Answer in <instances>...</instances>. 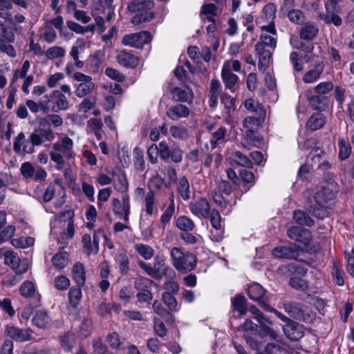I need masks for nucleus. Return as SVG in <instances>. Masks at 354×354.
Instances as JSON below:
<instances>
[{
	"mask_svg": "<svg viewBox=\"0 0 354 354\" xmlns=\"http://www.w3.org/2000/svg\"><path fill=\"white\" fill-rule=\"evenodd\" d=\"M41 126V122H39V126L34 129L27 140L24 132L17 135L13 142V149L17 153L31 154L34 153L35 146H40L45 142H51L55 139V133L50 127Z\"/></svg>",
	"mask_w": 354,
	"mask_h": 354,
	"instance_id": "1",
	"label": "nucleus"
},
{
	"mask_svg": "<svg viewBox=\"0 0 354 354\" xmlns=\"http://www.w3.org/2000/svg\"><path fill=\"white\" fill-rule=\"evenodd\" d=\"M74 142L68 136L62 138L53 145V149L50 152V157L52 161L57 164L56 168L62 169L64 165V159L71 160L75 158L73 151Z\"/></svg>",
	"mask_w": 354,
	"mask_h": 354,
	"instance_id": "2",
	"label": "nucleus"
},
{
	"mask_svg": "<svg viewBox=\"0 0 354 354\" xmlns=\"http://www.w3.org/2000/svg\"><path fill=\"white\" fill-rule=\"evenodd\" d=\"M154 3L149 0H133L127 5V10L136 13L131 22L134 25L147 23L151 21L155 16L153 11Z\"/></svg>",
	"mask_w": 354,
	"mask_h": 354,
	"instance_id": "3",
	"label": "nucleus"
},
{
	"mask_svg": "<svg viewBox=\"0 0 354 354\" xmlns=\"http://www.w3.org/2000/svg\"><path fill=\"white\" fill-rule=\"evenodd\" d=\"M171 264L176 270L187 274L193 270L197 263L196 255L190 252H183L179 247H174L170 250Z\"/></svg>",
	"mask_w": 354,
	"mask_h": 354,
	"instance_id": "4",
	"label": "nucleus"
},
{
	"mask_svg": "<svg viewBox=\"0 0 354 354\" xmlns=\"http://www.w3.org/2000/svg\"><path fill=\"white\" fill-rule=\"evenodd\" d=\"M333 88V82H321L315 86L306 90L305 96L315 109L324 110L326 106L325 95L330 93Z\"/></svg>",
	"mask_w": 354,
	"mask_h": 354,
	"instance_id": "5",
	"label": "nucleus"
},
{
	"mask_svg": "<svg viewBox=\"0 0 354 354\" xmlns=\"http://www.w3.org/2000/svg\"><path fill=\"white\" fill-rule=\"evenodd\" d=\"M111 203L114 214L127 223L129 221L131 208L129 196L127 194H123L122 201L118 198H113Z\"/></svg>",
	"mask_w": 354,
	"mask_h": 354,
	"instance_id": "6",
	"label": "nucleus"
},
{
	"mask_svg": "<svg viewBox=\"0 0 354 354\" xmlns=\"http://www.w3.org/2000/svg\"><path fill=\"white\" fill-rule=\"evenodd\" d=\"M151 40V33L148 31H141L126 35L123 37L122 42L124 45L140 48Z\"/></svg>",
	"mask_w": 354,
	"mask_h": 354,
	"instance_id": "7",
	"label": "nucleus"
},
{
	"mask_svg": "<svg viewBox=\"0 0 354 354\" xmlns=\"http://www.w3.org/2000/svg\"><path fill=\"white\" fill-rule=\"evenodd\" d=\"M4 335L18 342L29 341L32 339V331L28 328H21L12 324L5 326Z\"/></svg>",
	"mask_w": 354,
	"mask_h": 354,
	"instance_id": "8",
	"label": "nucleus"
},
{
	"mask_svg": "<svg viewBox=\"0 0 354 354\" xmlns=\"http://www.w3.org/2000/svg\"><path fill=\"white\" fill-rule=\"evenodd\" d=\"M284 310L294 319L307 321L308 319V308L306 305L296 301L283 304Z\"/></svg>",
	"mask_w": 354,
	"mask_h": 354,
	"instance_id": "9",
	"label": "nucleus"
},
{
	"mask_svg": "<svg viewBox=\"0 0 354 354\" xmlns=\"http://www.w3.org/2000/svg\"><path fill=\"white\" fill-rule=\"evenodd\" d=\"M4 263L15 270L17 274L25 273L28 270L27 261L20 260L17 254L8 250L3 253Z\"/></svg>",
	"mask_w": 354,
	"mask_h": 354,
	"instance_id": "10",
	"label": "nucleus"
},
{
	"mask_svg": "<svg viewBox=\"0 0 354 354\" xmlns=\"http://www.w3.org/2000/svg\"><path fill=\"white\" fill-rule=\"evenodd\" d=\"M287 235L290 239L303 244L305 247L308 246L312 240L311 233L309 230L296 226L289 228Z\"/></svg>",
	"mask_w": 354,
	"mask_h": 354,
	"instance_id": "11",
	"label": "nucleus"
},
{
	"mask_svg": "<svg viewBox=\"0 0 354 354\" xmlns=\"http://www.w3.org/2000/svg\"><path fill=\"white\" fill-rule=\"evenodd\" d=\"M276 12V6L272 3H269L266 4L262 11V17L270 23L267 26H263L261 27V30L263 31H266L272 35H276L277 31L273 23V19L275 17Z\"/></svg>",
	"mask_w": 354,
	"mask_h": 354,
	"instance_id": "12",
	"label": "nucleus"
},
{
	"mask_svg": "<svg viewBox=\"0 0 354 354\" xmlns=\"http://www.w3.org/2000/svg\"><path fill=\"white\" fill-rule=\"evenodd\" d=\"M189 207L194 215L204 218H209L210 207L206 198H200L198 200L192 202Z\"/></svg>",
	"mask_w": 354,
	"mask_h": 354,
	"instance_id": "13",
	"label": "nucleus"
},
{
	"mask_svg": "<svg viewBox=\"0 0 354 354\" xmlns=\"http://www.w3.org/2000/svg\"><path fill=\"white\" fill-rule=\"evenodd\" d=\"M221 78L226 88L232 92L236 91L239 77L230 71V65L228 63L223 64L221 71Z\"/></svg>",
	"mask_w": 354,
	"mask_h": 354,
	"instance_id": "14",
	"label": "nucleus"
},
{
	"mask_svg": "<svg viewBox=\"0 0 354 354\" xmlns=\"http://www.w3.org/2000/svg\"><path fill=\"white\" fill-rule=\"evenodd\" d=\"M324 69V64L322 62H315L311 68L308 70L302 77L306 84H314L322 77Z\"/></svg>",
	"mask_w": 354,
	"mask_h": 354,
	"instance_id": "15",
	"label": "nucleus"
},
{
	"mask_svg": "<svg viewBox=\"0 0 354 354\" xmlns=\"http://www.w3.org/2000/svg\"><path fill=\"white\" fill-rule=\"evenodd\" d=\"M272 48L263 46L261 44H256L255 50L259 55L258 67L260 71H266L269 66L272 57Z\"/></svg>",
	"mask_w": 354,
	"mask_h": 354,
	"instance_id": "16",
	"label": "nucleus"
},
{
	"mask_svg": "<svg viewBox=\"0 0 354 354\" xmlns=\"http://www.w3.org/2000/svg\"><path fill=\"white\" fill-rule=\"evenodd\" d=\"M50 96L54 99V104L51 107V111L58 112L59 111H66L70 107V102L68 97L59 90H54Z\"/></svg>",
	"mask_w": 354,
	"mask_h": 354,
	"instance_id": "17",
	"label": "nucleus"
},
{
	"mask_svg": "<svg viewBox=\"0 0 354 354\" xmlns=\"http://www.w3.org/2000/svg\"><path fill=\"white\" fill-rule=\"evenodd\" d=\"M300 250L297 245L281 246L272 250V254L278 258L295 259L299 256Z\"/></svg>",
	"mask_w": 354,
	"mask_h": 354,
	"instance_id": "18",
	"label": "nucleus"
},
{
	"mask_svg": "<svg viewBox=\"0 0 354 354\" xmlns=\"http://www.w3.org/2000/svg\"><path fill=\"white\" fill-rule=\"evenodd\" d=\"M153 270L156 272V279H160L166 276L169 272L171 274V278L176 276V272L169 266L165 263V261L160 257H156L153 261Z\"/></svg>",
	"mask_w": 354,
	"mask_h": 354,
	"instance_id": "19",
	"label": "nucleus"
},
{
	"mask_svg": "<svg viewBox=\"0 0 354 354\" xmlns=\"http://www.w3.org/2000/svg\"><path fill=\"white\" fill-rule=\"evenodd\" d=\"M283 330L286 337L292 341H298L304 336L301 326L294 321L286 324L283 326Z\"/></svg>",
	"mask_w": 354,
	"mask_h": 354,
	"instance_id": "20",
	"label": "nucleus"
},
{
	"mask_svg": "<svg viewBox=\"0 0 354 354\" xmlns=\"http://www.w3.org/2000/svg\"><path fill=\"white\" fill-rule=\"evenodd\" d=\"M337 195V189L334 185L331 186V190L322 187V188L317 191L314 196L315 202L317 204H326L333 200Z\"/></svg>",
	"mask_w": 354,
	"mask_h": 354,
	"instance_id": "21",
	"label": "nucleus"
},
{
	"mask_svg": "<svg viewBox=\"0 0 354 354\" xmlns=\"http://www.w3.org/2000/svg\"><path fill=\"white\" fill-rule=\"evenodd\" d=\"M167 116L172 120L187 118L190 114L189 109L184 104H177L170 106L167 111Z\"/></svg>",
	"mask_w": 354,
	"mask_h": 354,
	"instance_id": "22",
	"label": "nucleus"
},
{
	"mask_svg": "<svg viewBox=\"0 0 354 354\" xmlns=\"http://www.w3.org/2000/svg\"><path fill=\"white\" fill-rule=\"evenodd\" d=\"M171 93L172 99L175 101L191 103L194 99L193 92L189 88L183 89L175 87L171 90Z\"/></svg>",
	"mask_w": 354,
	"mask_h": 354,
	"instance_id": "23",
	"label": "nucleus"
},
{
	"mask_svg": "<svg viewBox=\"0 0 354 354\" xmlns=\"http://www.w3.org/2000/svg\"><path fill=\"white\" fill-rule=\"evenodd\" d=\"M222 86L218 80L213 79L210 82V88L209 91V106L215 108L218 103V97L221 95Z\"/></svg>",
	"mask_w": 354,
	"mask_h": 354,
	"instance_id": "24",
	"label": "nucleus"
},
{
	"mask_svg": "<svg viewBox=\"0 0 354 354\" xmlns=\"http://www.w3.org/2000/svg\"><path fill=\"white\" fill-rule=\"evenodd\" d=\"M117 61L120 65L128 68H134L139 62L138 57L126 50L120 52L117 56Z\"/></svg>",
	"mask_w": 354,
	"mask_h": 354,
	"instance_id": "25",
	"label": "nucleus"
},
{
	"mask_svg": "<svg viewBox=\"0 0 354 354\" xmlns=\"http://www.w3.org/2000/svg\"><path fill=\"white\" fill-rule=\"evenodd\" d=\"M318 32L317 25L315 22L308 21L300 30V37L305 40H312L317 36Z\"/></svg>",
	"mask_w": 354,
	"mask_h": 354,
	"instance_id": "26",
	"label": "nucleus"
},
{
	"mask_svg": "<svg viewBox=\"0 0 354 354\" xmlns=\"http://www.w3.org/2000/svg\"><path fill=\"white\" fill-rule=\"evenodd\" d=\"M265 289L259 283H254L250 286L248 288V293L249 297L254 301H257L259 303L262 308L263 297L265 295Z\"/></svg>",
	"mask_w": 354,
	"mask_h": 354,
	"instance_id": "27",
	"label": "nucleus"
},
{
	"mask_svg": "<svg viewBox=\"0 0 354 354\" xmlns=\"http://www.w3.org/2000/svg\"><path fill=\"white\" fill-rule=\"evenodd\" d=\"M73 279L77 283V286H82L85 283L86 275L84 266L77 262L72 268Z\"/></svg>",
	"mask_w": 354,
	"mask_h": 354,
	"instance_id": "28",
	"label": "nucleus"
},
{
	"mask_svg": "<svg viewBox=\"0 0 354 354\" xmlns=\"http://www.w3.org/2000/svg\"><path fill=\"white\" fill-rule=\"evenodd\" d=\"M326 123L325 118L321 113H313L308 120L306 126L312 131L321 129Z\"/></svg>",
	"mask_w": 354,
	"mask_h": 354,
	"instance_id": "29",
	"label": "nucleus"
},
{
	"mask_svg": "<svg viewBox=\"0 0 354 354\" xmlns=\"http://www.w3.org/2000/svg\"><path fill=\"white\" fill-rule=\"evenodd\" d=\"M51 261L56 269L61 270L68 264V254L65 251H60L52 257Z\"/></svg>",
	"mask_w": 354,
	"mask_h": 354,
	"instance_id": "30",
	"label": "nucleus"
},
{
	"mask_svg": "<svg viewBox=\"0 0 354 354\" xmlns=\"http://www.w3.org/2000/svg\"><path fill=\"white\" fill-rule=\"evenodd\" d=\"M50 317L46 311L39 310L36 312L32 317L33 324L41 328H46L50 323Z\"/></svg>",
	"mask_w": 354,
	"mask_h": 354,
	"instance_id": "31",
	"label": "nucleus"
},
{
	"mask_svg": "<svg viewBox=\"0 0 354 354\" xmlns=\"http://www.w3.org/2000/svg\"><path fill=\"white\" fill-rule=\"evenodd\" d=\"M177 190L184 201L190 198V185L185 176L180 177L177 182Z\"/></svg>",
	"mask_w": 354,
	"mask_h": 354,
	"instance_id": "32",
	"label": "nucleus"
},
{
	"mask_svg": "<svg viewBox=\"0 0 354 354\" xmlns=\"http://www.w3.org/2000/svg\"><path fill=\"white\" fill-rule=\"evenodd\" d=\"M335 11L336 10H329L328 6H326V12L321 15V18L326 24H333L335 26H339L342 25V19Z\"/></svg>",
	"mask_w": 354,
	"mask_h": 354,
	"instance_id": "33",
	"label": "nucleus"
},
{
	"mask_svg": "<svg viewBox=\"0 0 354 354\" xmlns=\"http://www.w3.org/2000/svg\"><path fill=\"white\" fill-rule=\"evenodd\" d=\"M293 219L295 223L300 225H306L311 227L314 225V221L305 212L297 209L293 213Z\"/></svg>",
	"mask_w": 354,
	"mask_h": 354,
	"instance_id": "34",
	"label": "nucleus"
},
{
	"mask_svg": "<svg viewBox=\"0 0 354 354\" xmlns=\"http://www.w3.org/2000/svg\"><path fill=\"white\" fill-rule=\"evenodd\" d=\"M178 229L185 232L192 231L196 225L194 221L187 216H180L176 221Z\"/></svg>",
	"mask_w": 354,
	"mask_h": 354,
	"instance_id": "35",
	"label": "nucleus"
},
{
	"mask_svg": "<svg viewBox=\"0 0 354 354\" xmlns=\"http://www.w3.org/2000/svg\"><path fill=\"white\" fill-rule=\"evenodd\" d=\"M324 154V151L319 148H316L313 149L311 153L312 155V161L315 165H317L319 169L325 171L328 169L330 167V165L326 160H324L321 162L322 156Z\"/></svg>",
	"mask_w": 354,
	"mask_h": 354,
	"instance_id": "36",
	"label": "nucleus"
},
{
	"mask_svg": "<svg viewBox=\"0 0 354 354\" xmlns=\"http://www.w3.org/2000/svg\"><path fill=\"white\" fill-rule=\"evenodd\" d=\"M136 251L145 260L151 259L154 255V250L149 245L138 243L134 245Z\"/></svg>",
	"mask_w": 354,
	"mask_h": 354,
	"instance_id": "37",
	"label": "nucleus"
},
{
	"mask_svg": "<svg viewBox=\"0 0 354 354\" xmlns=\"http://www.w3.org/2000/svg\"><path fill=\"white\" fill-rule=\"evenodd\" d=\"M95 84L91 82L80 83L75 91L77 97L82 98L91 94L95 89Z\"/></svg>",
	"mask_w": 354,
	"mask_h": 354,
	"instance_id": "38",
	"label": "nucleus"
},
{
	"mask_svg": "<svg viewBox=\"0 0 354 354\" xmlns=\"http://www.w3.org/2000/svg\"><path fill=\"white\" fill-rule=\"evenodd\" d=\"M152 309L153 311L160 317L163 318H166V322L169 323H173L174 321V317L172 315L169 313V310L165 309L160 302H159L158 300H155L152 304Z\"/></svg>",
	"mask_w": 354,
	"mask_h": 354,
	"instance_id": "39",
	"label": "nucleus"
},
{
	"mask_svg": "<svg viewBox=\"0 0 354 354\" xmlns=\"http://www.w3.org/2000/svg\"><path fill=\"white\" fill-rule=\"evenodd\" d=\"M310 212L319 219H324L328 216L329 212L326 204H317L313 205L310 207Z\"/></svg>",
	"mask_w": 354,
	"mask_h": 354,
	"instance_id": "40",
	"label": "nucleus"
},
{
	"mask_svg": "<svg viewBox=\"0 0 354 354\" xmlns=\"http://www.w3.org/2000/svg\"><path fill=\"white\" fill-rule=\"evenodd\" d=\"M244 106L249 111L258 113L260 118H263L266 115L263 106L252 98L247 99L244 102Z\"/></svg>",
	"mask_w": 354,
	"mask_h": 354,
	"instance_id": "41",
	"label": "nucleus"
},
{
	"mask_svg": "<svg viewBox=\"0 0 354 354\" xmlns=\"http://www.w3.org/2000/svg\"><path fill=\"white\" fill-rule=\"evenodd\" d=\"M162 300L170 311H178L179 306L174 295H171L169 292H164L162 294Z\"/></svg>",
	"mask_w": 354,
	"mask_h": 354,
	"instance_id": "42",
	"label": "nucleus"
},
{
	"mask_svg": "<svg viewBox=\"0 0 354 354\" xmlns=\"http://www.w3.org/2000/svg\"><path fill=\"white\" fill-rule=\"evenodd\" d=\"M171 136L177 140H186L189 137V133L187 128L182 125H173L169 129Z\"/></svg>",
	"mask_w": 354,
	"mask_h": 354,
	"instance_id": "43",
	"label": "nucleus"
},
{
	"mask_svg": "<svg viewBox=\"0 0 354 354\" xmlns=\"http://www.w3.org/2000/svg\"><path fill=\"white\" fill-rule=\"evenodd\" d=\"M81 286L72 287L68 292V301L70 305L75 308L82 299Z\"/></svg>",
	"mask_w": 354,
	"mask_h": 354,
	"instance_id": "44",
	"label": "nucleus"
},
{
	"mask_svg": "<svg viewBox=\"0 0 354 354\" xmlns=\"http://www.w3.org/2000/svg\"><path fill=\"white\" fill-rule=\"evenodd\" d=\"M339 156L341 160H346L351 153V147L348 140L342 138L338 140Z\"/></svg>",
	"mask_w": 354,
	"mask_h": 354,
	"instance_id": "45",
	"label": "nucleus"
},
{
	"mask_svg": "<svg viewBox=\"0 0 354 354\" xmlns=\"http://www.w3.org/2000/svg\"><path fill=\"white\" fill-rule=\"evenodd\" d=\"M134 157V166L138 171H143L145 169V161L144 159L143 151L139 148L136 147L133 151Z\"/></svg>",
	"mask_w": 354,
	"mask_h": 354,
	"instance_id": "46",
	"label": "nucleus"
},
{
	"mask_svg": "<svg viewBox=\"0 0 354 354\" xmlns=\"http://www.w3.org/2000/svg\"><path fill=\"white\" fill-rule=\"evenodd\" d=\"M232 304L234 309L239 312L241 315H243L246 313L247 308L244 296L240 295L235 296L232 300Z\"/></svg>",
	"mask_w": 354,
	"mask_h": 354,
	"instance_id": "47",
	"label": "nucleus"
},
{
	"mask_svg": "<svg viewBox=\"0 0 354 354\" xmlns=\"http://www.w3.org/2000/svg\"><path fill=\"white\" fill-rule=\"evenodd\" d=\"M226 132V128L221 127L213 133L209 140L212 149H215L220 142L224 140Z\"/></svg>",
	"mask_w": 354,
	"mask_h": 354,
	"instance_id": "48",
	"label": "nucleus"
},
{
	"mask_svg": "<svg viewBox=\"0 0 354 354\" xmlns=\"http://www.w3.org/2000/svg\"><path fill=\"white\" fill-rule=\"evenodd\" d=\"M35 239L31 236H21L13 239L11 243L16 248H27L34 245Z\"/></svg>",
	"mask_w": 354,
	"mask_h": 354,
	"instance_id": "49",
	"label": "nucleus"
},
{
	"mask_svg": "<svg viewBox=\"0 0 354 354\" xmlns=\"http://www.w3.org/2000/svg\"><path fill=\"white\" fill-rule=\"evenodd\" d=\"M82 243L83 245V252L87 255L95 254L98 251H94L95 245L91 241V237L88 234H85L82 236Z\"/></svg>",
	"mask_w": 354,
	"mask_h": 354,
	"instance_id": "50",
	"label": "nucleus"
},
{
	"mask_svg": "<svg viewBox=\"0 0 354 354\" xmlns=\"http://www.w3.org/2000/svg\"><path fill=\"white\" fill-rule=\"evenodd\" d=\"M164 184V178H162L160 174L156 173L149 180L148 187L150 189L149 192H153L154 193V192L160 190Z\"/></svg>",
	"mask_w": 354,
	"mask_h": 354,
	"instance_id": "51",
	"label": "nucleus"
},
{
	"mask_svg": "<svg viewBox=\"0 0 354 354\" xmlns=\"http://www.w3.org/2000/svg\"><path fill=\"white\" fill-rule=\"evenodd\" d=\"M57 188H62V186L56 182L50 183L45 189L44 194L42 195V200L45 203H48L55 195Z\"/></svg>",
	"mask_w": 354,
	"mask_h": 354,
	"instance_id": "52",
	"label": "nucleus"
},
{
	"mask_svg": "<svg viewBox=\"0 0 354 354\" xmlns=\"http://www.w3.org/2000/svg\"><path fill=\"white\" fill-rule=\"evenodd\" d=\"M113 185L115 189L124 194L129 189L128 182L126 176L124 174H119L117 176V179L114 180Z\"/></svg>",
	"mask_w": 354,
	"mask_h": 354,
	"instance_id": "53",
	"label": "nucleus"
},
{
	"mask_svg": "<svg viewBox=\"0 0 354 354\" xmlns=\"http://www.w3.org/2000/svg\"><path fill=\"white\" fill-rule=\"evenodd\" d=\"M61 217H66L68 218L66 234L69 238H72L75 234L73 216L74 212L71 209L64 211L60 214Z\"/></svg>",
	"mask_w": 354,
	"mask_h": 354,
	"instance_id": "54",
	"label": "nucleus"
},
{
	"mask_svg": "<svg viewBox=\"0 0 354 354\" xmlns=\"http://www.w3.org/2000/svg\"><path fill=\"white\" fill-rule=\"evenodd\" d=\"M266 354H290L289 351L283 346L277 343H269L265 348Z\"/></svg>",
	"mask_w": 354,
	"mask_h": 354,
	"instance_id": "55",
	"label": "nucleus"
},
{
	"mask_svg": "<svg viewBox=\"0 0 354 354\" xmlns=\"http://www.w3.org/2000/svg\"><path fill=\"white\" fill-rule=\"evenodd\" d=\"M290 21L296 24H301L305 21L304 13L299 9H292L288 13Z\"/></svg>",
	"mask_w": 354,
	"mask_h": 354,
	"instance_id": "56",
	"label": "nucleus"
},
{
	"mask_svg": "<svg viewBox=\"0 0 354 354\" xmlns=\"http://www.w3.org/2000/svg\"><path fill=\"white\" fill-rule=\"evenodd\" d=\"M19 291L22 296L31 297L35 292V285L30 281H26L21 285Z\"/></svg>",
	"mask_w": 354,
	"mask_h": 354,
	"instance_id": "57",
	"label": "nucleus"
},
{
	"mask_svg": "<svg viewBox=\"0 0 354 354\" xmlns=\"http://www.w3.org/2000/svg\"><path fill=\"white\" fill-rule=\"evenodd\" d=\"M154 333L160 337H164L167 334V329L165 324L158 317L153 319Z\"/></svg>",
	"mask_w": 354,
	"mask_h": 354,
	"instance_id": "58",
	"label": "nucleus"
},
{
	"mask_svg": "<svg viewBox=\"0 0 354 354\" xmlns=\"http://www.w3.org/2000/svg\"><path fill=\"white\" fill-rule=\"evenodd\" d=\"M217 7L214 3H207L201 7L202 15H209L206 17L208 21H214V17L216 15Z\"/></svg>",
	"mask_w": 354,
	"mask_h": 354,
	"instance_id": "59",
	"label": "nucleus"
},
{
	"mask_svg": "<svg viewBox=\"0 0 354 354\" xmlns=\"http://www.w3.org/2000/svg\"><path fill=\"white\" fill-rule=\"evenodd\" d=\"M175 211V205H174V196H172L171 198V203L169 205V207L165 209V211L162 213V214L160 216V221L162 224L165 225L168 223L174 213Z\"/></svg>",
	"mask_w": 354,
	"mask_h": 354,
	"instance_id": "60",
	"label": "nucleus"
},
{
	"mask_svg": "<svg viewBox=\"0 0 354 354\" xmlns=\"http://www.w3.org/2000/svg\"><path fill=\"white\" fill-rule=\"evenodd\" d=\"M114 306L115 304H111L104 301H101L97 304L96 311L100 316L106 317L111 314V310Z\"/></svg>",
	"mask_w": 354,
	"mask_h": 354,
	"instance_id": "61",
	"label": "nucleus"
},
{
	"mask_svg": "<svg viewBox=\"0 0 354 354\" xmlns=\"http://www.w3.org/2000/svg\"><path fill=\"white\" fill-rule=\"evenodd\" d=\"M234 160L240 166L251 167L252 164L250 160L241 151H236L232 153Z\"/></svg>",
	"mask_w": 354,
	"mask_h": 354,
	"instance_id": "62",
	"label": "nucleus"
},
{
	"mask_svg": "<svg viewBox=\"0 0 354 354\" xmlns=\"http://www.w3.org/2000/svg\"><path fill=\"white\" fill-rule=\"evenodd\" d=\"M115 261L119 265V269L120 272L124 274L127 273L129 270V260L127 254L124 253L118 254L116 257Z\"/></svg>",
	"mask_w": 354,
	"mask_h": 354,
	"instance_id": "63",
	"label": "nucleus"
},
{
	"mask_svg": "<svg viewBox=\"0 0 354 354\" xmlns=\"http://www.w3.org/2000/svg\"><path fill=\"white\" fill-rule=\"evenodd\" d=\"M70 280L64 275H59L55 278L54 286L59 290H66L70 286Z\"/></svg>",
	"mask_w": 354,
	"mask_h": 354,
	"instance_id": "64",
	"label": "nucleus"
}]
</instances>
